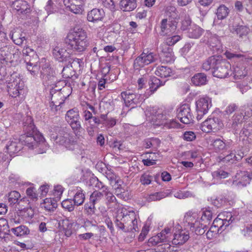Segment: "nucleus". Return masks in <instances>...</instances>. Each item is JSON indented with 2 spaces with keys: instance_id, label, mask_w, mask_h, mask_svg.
<instances>
[{
  "instance_id": "obj_1",
  "label": "nucleus",
  "mask_w": 252,
  "mask_h": 252,
  "mask_svg": "<svg viewBox=\"0 0 252 252\" xmlns=\"http://www.w3.org/2000/svg\"><path fill=\"white\" fill-rule=\"evenodd\" d=\"M116 226L125 232L138 231L137 215L133 210L125 207L120 208L117 212Z\"/></svg>"
},
{
  "instance_id": "obj_2",
  "label": "nucleus",
  "mask_w": 252,
  "mask_h": 252,
  "mask_svg": "<svg viewBox=\"0 0 252 252\" xmlns=\"http://www.w3.org/2000/svg\"><path fill=\"white\" fill-rule=\"evenodd\" d=\"M24 129L25 133L22 135L19 138L22 145L33 149L36 146L37 143L44 142L45 138L35 128L31 116H28L24 122Z\"/></svg>"
},
{
  "instance_id": "obj_3",
  "label": "nucleus",
  "mask_w": 252,
  "mask_h": 252,
  "mask_svg": "<svg viewBox=\"0 0 252 252\" xmlns=\"http://www.w3.org/2000/svg\"><path fill=\"white\" fill-rule=\"evenodd\" d=\"M46 129L51 140L56 144L67 147L73 142L71 131L66 126H59L52 125L47 126Z\"/></svg>"
},
{
  "instance_id": "obj_4",
  "label": "nucleus",
  "mask_w": 252,
  "mask_h": 252,
  "mask_svg": "<svg viewBox=\"0 0 252 252\" xmlns=\"http://www.w3.org/2000/svg\"><path fill=\"white\" fill-rule=\"evenodd\" d=\"M65 43L74 51L82 52L89 45L86 32L82 29H77L67 34Z\"/></svg>"
},
{
  "instance_id": "obj_5",
  "label": "nucleus",
  "mask_w": 252,
  "mask_h": 252,
  "mask_svg": "<svg viewBox=\"0 0 252 252\" xmlns=\"http://www.w3.org/2000/svg\"><path fill=\"white\" fill-rule=\"evenodd\" d=\"M25 56V62L28 70L33 76H36L39 71L40 64L38 62V56L35 52L29 47H24L22 50Z\"/></svg>"
},
{
  "instance_id": "obj_6",
  "label": "nucleus",
  "mask_w": 252,
  "mask_h": 252,
  "mask_svg": "<svg viewBox=\"0 0 252 252\" xmlns=\"http://www.w3.org/2000/svg\"><path fill=\"white\" fill-rule=\"evenodd\" d=\"M6 81L7 82V91L10 96L16 97L23 93L24 83L16 73L11 74Z\"/></svg>"
},
{
  "instance_id": "obj_7",
  "label": "nucleus",
  "mask_w": 252,
  "mask_h": 252,
  "mask_svg": "<svg viewBox=\"0 0 252 252\" xmlns=\"http://www.w3.org/2000/svg\"><path fill=\"white\" fill-rule=\"evenodd\" d=\"M79 119V111L75 108L67 111L65 116V121L76 136L80 135L83 130Z\"/></svg>"
},
{
  "instance_id": "obj_8",
  "label": "nucleus",
  "mask_w": 252,
  "mask_h": 252,
  "mask_svg": "<svg viewBox=\"0 0 252 252\" xmlns=\"http://www.w3.org/2000/svg\"><path fill=\"white\" fill-rule=\"evenodd\" d=\"M231 72V64L225 59H223L221 56L215 67V70L212 71L215 77L224 78L226 77Z\"/></svg>"
},
{
  "instance_id": "obj_9",
  "label": "nucleus",
  "mask_w": 252,
  "mask_h": 252,
  "mask_svg": "<svg viewBox=\"0 0 252 252\" xmlns=\"http://www.w3.org/2000/svg\"><path fill=\"white\" fill-rule=\"evenodd\" d=\"M63 90L62 89H56L53 87L50 89L51 102L50 106L51 109L55 112L60 109V105L64 103L66 98L63 93Z\"/></svg>"
},
{
  "instance_id": "obj_10",
  "label": "nucleus",
  "mask_w": 252,
  "mask_h": 252,
  "mask_svg": "<svg viewBox=\"0 0 252 252\" xmlns=\"http://www.w3.org/2000/svg\"><path fill=\"white\" fill-rule=\"evenodd\" d=\"M223 126L222 122L218 118H209L203 122L200 126L201 130L206 133L217 132Z\"/></svg>"
},
{
  "instance_id": "obj_11",
  "label": "nucleus",
  "mask_w": 252,
  "mask_h": 252,
  "mask_svg": "<svg viewBox=\"0 0 252 252\" xmlns=\"http://www.w3.org/2000/svg\"><path fill=\"white\" fill-rule=\"evenodd\" d=\"M121 95L126 106L131 108H134L145 99L141 94L133 93L129 90L122 92Z\"/></svg>"
},
{
  "instance_id": "obj_12",
  "label": "nucleus",
  "mask_w": 252,
  "mask_h": 252,
  "mask_svg": "<svg viewBox=\"0 0 252 252\" xmlns=\"http://www.w3.org/2000/svg\"><path fill=\"white\" fill-rule=\"evenodd\" d=\"M212 106L211 100L209 97H202L196 101V119L201 120L207 113Z\"/></svg>"
},
{
  "instance_id": "obj_13",
  "label": "nucleus",
  "mask_w": 252,
  "mask_h": 252,
  "mask_svg": "<svg viewBox=\"0 0 252 252\" xmlns=\"http://www.w3.org/2000/svg\"><path fill=\"white\" fill-rule=\"evenodd\" d=\"M177 117L182 123L185 124H189L193 122V116L189 104H184L178 108Z\"/></svg>"
},
{
  "instance_id": "obj_14",
  "label": "nucleus",
  "mask_w": 252,
  "mask_h": 252,
  "mask_svg": "<svg viewBox=\"0 0 252 252\" xmlns=\"http://www.w3.org/2000/svg\"><path fill=\"white\" fill-rule=\"evenodd\" d=\"M68 64L64 66L62 70V76L65 79L74 80L77 78L73 67L80 64V60L77 58L69 59Z\"/></svg>"
},
{
  "instance_id": "obj_15",
  "label": "nucleus",
  "mask_w": 252,
  "mask_h": 252,
  "mask_svg": "<svg viewBox=\"0 0 252 252\" xmlns=\"http://www.w3.org/2000/svg\"><path fill=\"white\" fill-rule=\"evenodd\" d=\"M155 55L152 52H143L134 60L133 63L134 67L138 69L155 62Z\"/></svg>"
},
{
  "instance_id": "obj_16",
  "label": "nucleus",
  "mask_w": 252,
  "mask_h": 252,
  "mask_svg": "<svg viewBox=\"0 0 252 252\" xmlns=\"http://www.w3.org/2000/svg\"><path fill=\"white\" fill-rule=\"evenodd\" d=\"M177 22L170 18H165L160 22V35L164 36L174 32L177 28Z\"/></svg>"
},
{
  "instance_id": "obj_17",
  "label": "nucleus",
  "mask_w": 252,
  "mask_h": 252,
  "mask_svg": "<svg viewBox=\"0 0 252 252\" xmlns=\"http://www.w3.org/2000/svg\"><path fill=\"white\" fill-rule=\"evenodd\" d=\"M161 59L164 63H170L175 61V57L173 49L166 44H161L159 47Z\"/></svg>"
},
{
  "instance_id": "obj_18",
  "label": "nucleus",
  "mask_w": 252,
  "mask_h": 252,
  "mask_svg": "<svg viewBox=\"0 0 252 252\" xmlns=\"http://www.w3.org/2000/svg\"><path fill=\"white\" fill-rule=\"evenodd\" d=\"M150 115L148 116L149 120L153 123V124L156 126H160L163 124L166 119V116L162 114L161 110H157L155 108L150 109L149 111Z\"/></svg>"
},
{
  "instance_id": "obj_19",
  "label": "nucleus",
  "mask_w": 252,
  "mask_h": 252,
  "mask_svg": "<svg viewBox=\"0 0 252 252\" xmlns=\"http://www.w3.org/2000/svg\"><path fill=\"white\" fill-rule=\"evenodd\" d=\"M160 144V140L158 138L151 137L144 139L142 142V145L145 148H152L153 151L148 152L146 153V155L150 154L152 155V157H157L158 153L154 152L156 149L159 147Z\"/></svg>"
},
{
  "instance_id": "obj_20",
  "label": "nucleus",
  "mask_w": 252,
  "mask_h": 252,
  "mask_svg": "<svg viewBox=\"0 0 252 252\" xmlns=\"http://www.w3.org/2000/svg\"><path fill=\"white\" fill-rule=\"evenodd\" d=\"M64 5L71 12L76 14H82L84 0H63Z\"/></svg>"
},
{
  "instance_id": "obj_21",
  "label": "nucleus",
  "mask_w": 252,
  "mask_h": 252,
  "mask_svg": "<svg viewBox=\"0 0 252 252\" xmlns=\"http://www.w3.org/2000/svg\"><path fill=\"white\" fill-rule=\"evenodd\" d=\"M12 8L16 10L18 15H26L31 13L30 5L28 3L23 0H17L13 2Z\"/></svg>"
},
{
  "instance_id": "obj_22",
  "label": "nucleus",
  "mask_w": 252,
  "mask_h": 252,
  "mask_svg": "<svg viewBox=\"0 0 252 252\" xmlns=\"http://www.w3.org/2000/svg\"><path fill=\"white\" fill-rule=\"evenodd\" d=\"M189 232L186 230L178 228L174 234V238L172 240L173 245H183L189 239Z\"/></svg>"
},
{
  "instance_id": "obj_23",
  "label": "nucleus",
  "mask_w": 252,
  "mask_h": 252,
  "mask_svg": "<svg viewBox=\"0 0 252 252\" xmlns=\"http://www.w3.org/2000/svg\"><path fill=\"white\" fill-rule=\"evenodd\" d=\"M229 30L232 33L236 34L240 38L246 36L250 31L248 27L236 24H230Z\"/></svg>"
},
{
  "instance_id": "obj_24",
  "label": "nucleus",
  "mask_w": 252,
  "mask_h": 252,
  "mask_svg": "<svg viewBox=\"0 0 252 252\" xmlns=\"http://www.w3.org/2000/svg\"><path fill=\"white\" fill-rule=\"evenodd\" d=\"M105 16V12L102 9L94 8L89 11L87 20L91 22L95 23L102 21Z\"/></svg>"
},
{
  "instance_id": "obj_25",
  "label": "nucleus",
  "mask_w": 252,
  "mask_h": 252,
  "mask_svg": "<svg viewBox=\"0 0 252 252\" xmlns=\"http://www.w3.org/2000/svg\"><path fill=\"white\" fill-rule=\"evenodd\" d=\"M53 54L56 60L59 62H68L69 59H72L65 49L56 47L53 50Z\"/></svg>"
},
{
  "instance_id": "obj_26",
  "label": "nucleus",
  "mask_w": 252,
  "mask_h": 252,
  "mask_svg": "<svg viewBox=\"0 0 252 252\" xmlns=\"http://www.w3.org/2000/svg\"><path fill=\"white\" fill-rule=\"evenodd\" d=\"M21 143L19 139H13L10 140L6 146V152L10 156L13 154L17 153L21 150Z\"/></svg>"
},
{
  "instance_id": "obj_27",
  "label": "nucleus",
  "mask_w": 252,
  "mask_h": 252,
  "mask_svg": "<svg viewBox=\"0 0 252 252\" xmlns=\"http://www.w3.org/2000/svg\"><path fill=\"white\" fill-rule=\"evenodd\" d=\"M69 193L73 194L74 197L73 201H74V205L79 206L84 203L85 196L81 188L76 187L72 190H69Z\"/></svg>"
},
{
  "instance_id": "obj_28",
  "label": "nucleus",
  "mask_w": 252,
  "mask_h": 252,
  "mask_svg": "<svg viewBox=\"0 0 252 252\" xmlns=\"http://www.w3.org/2000/svg\"><path fill=\"white\" fill-rule=\"evenodd\" d=\"M8 201L9 205L11 206L18 205L20 207L21 204L27 201V199L24 198L21 199L20 193L17 191L14 190L8 193Z\"/></svg>"
},
{
  "instance_id": "obj_29",
  "label": "nucleus",
  "mask_w": 252,
  "mask_h": 252,
  "mask_svg": "<svg viewBox=\"0 0 252 252\" xmlns=\"http://www.w3.org/2000/svg\"><path fill=\"white\" fill-rule=\"evenodd\" d=\"M165 81L162 82L156 77H153L151 78L150 90H147L145 93L146 98H148L149 96L154 93L158 89L160 86H162L165 84Z\"/></svg>"
},
{
  "instance_id": "obj_30",
  "label": "nucleus",
  "mask_w": 252,
  "mask_h": 252,
  "mask_svg": "<svg viewBox=\"0 0 252 252\" xmlns=\"http://www.w3.org/2000/svg\"><path fill=\"white\" fill-rule=\"evenodd\" d=\"M243 113L240 114L235 113L231 118L229 120L226 124V126L229 128L236 129L239 125H240L242 122V115Z\"/></svg>"
},
{
  "instance_id": "obj_31",
  "label": "nucleus",
  "mask_w": 252,
  "mask_h": 252,
  "mask_svg": "<svg viewBox=\"0 0 252 252\" xmlns=\"http://www.w3.org/2000/svg\"><path fill=\"white\" fill-rule=\"evenodd\" d=\"M220 56H211L207 59L202 64V68L208 71L210 69L213 70H215V67L216 65L217 62L220 59Z\"/></svg>"
},
{
  "instance_id": "obj_32",
  "label": "nucleus",
  "mask_w": 252,
  "mask_h": 252,
  "mask_svg": "<svg viewBox=\"0 0 252 252\" xmlns=\"http://www.w3.org/2000/svg\"><path fill=\"white\" fill-rule=\"evenodd\" d=\"M197 214L196 213H187L185 216L184 220L190 225L191 228L198 226L200 224V221L196 219Z\"/></svg>"
},
{
  "instance_id": "obj_33",
  "label": "nucleus",
  "mask_w": 252,
  "mask_h": 252,
  "mask_svg": "<svg viewBox=\"0 0 252 252\" xmlns=\"http://www.w3.org/2000/svg\"><path fill=\"white\" fill-rule=\"evenodd\" d=\"M58 206L57 200L55 198H47L44 200L42 207L46 211L53 212Z\"/></svg>"
},
{
  "instance_id": "obj_34",
  "label": "nucleus",
  "mask_w": 252,
  "mask_h": 252,
  "mask_svg": "<svg viewBox=\"0 0 252 252\" xmlns=\"http://www.w3.org/2000/svg\"><path fill=\"white\" fill-rule=\"evenodd\" d=\"M204 30L200 27L192 25L188 29V35L189 38H198L203 33Z\"/></svg>"
},
{
  "instance_id": "obj_35",
  "label": "nucleus",
  "mask_w": 252,
  "mask_h": 252,
  "mask_svg": "<svg viewBox=\"0 0 252 252\" xmlns=\"http://www.w3.org/2000/svg\"><path fill=\"white\" fill-rule=\"evenodd\" d=\"M246 67L242 64H237L233 68V74L235 79H240L246 76Z\"/></svg>"
},
{
  "instance_id": "obj_36",
  "label": "nucleus",
  "mask_w": 252,
  "mask_h": 252,
  "mask_svg": "<svg viewBox=\"0 0 252 252\" xmlns=\"http://www.w3.org/2000/svg\"><path fill=\"white\" fill-rule=\"evenodd\" d=\"M120 4L121 8L124 11H131L137 6L136 0H121Z\"/></svg>"
},
{
  "instance_id": "obj_37",
  "label": "nucleus",
  "mask_w": 252,
  "mask_h": 252,
  "mask_svg": "<svg viewBox=\"0 0 252 252\" xmlns=\"http://www.w3.org/2000/svg\"><path fill=\"white\" fill-rule=\"evenodd\" d=\"M172 74V69L167 66H158L155 71V74L161 78L169 77Z\"/></svg>"
},
{
  "instance_id": "obj_38",
  "label": "nucleus",
  "mask_w": 252,
  "mask_h": 252,
  "mask_svg": "<svg viewBox=\"0 0 252 252\" xmlns=\"http://www.w3.org/2000/svg\"><path fill=\"white\" fill-rule=\"evenodd\" d=\"M191 82L195 86L204 85L207 82L206 75L202 73H197L192 77Z\"/></svg>"
},
{
  "instance_id": "obj_39",
  "label": "nucleus",
  "mask_w": 252,
  "mask_h": 252,
  "mask_svg": "<svg viewBox=\"0 0 252 252\" xmlns=\"http://www.w3.org/2000/svg\"><path fill=\"white\" fill-rule=\"evenodd\" d=\"M168 193L165 192H158L147 195L146 199L148 202L159 201L167 196Z\"/></svg>"
},
{
  "instance_id": "obj_40",
  "label": "nucleus",
  "mask_w": 252,
  "mask_h": 252,
  "mask_svg": "<svg viewBox=\"0 0 252 252\" xmlns=\"http://www.w3.org/2000/svg\"><path fill=\"white\" fill-rule=\"evenodd\" d=\"M11 231L17 236H23L29 233V230L27 227L24 225H20L18 227L12 228Z\"/></svg>"
},
{
  "instance_id": "obj_41",
  "label": "nucleus",
  "mask_w": 252,
  "mask_h": 252,
  "mask_svg": "<svg viewBox=\"0 0 252 252\" xmlns=\"http://www.w3.org/2000/svg\"><path fill=\"white\" fill-rule=\"evenodd\" d=\"M219 215L221 218L224 224H225V226H228L234 220V218L231 212H225Z\"/></svg>"
},
{
  "instance_id": "obj_42",
  "label": "nucleus",
  "mask_w": 252,
  "mask_h": 252,
  "mask_svg": "<svg viewBox=\"0 0 252 252\" xmlns=\"http://www.w3.org/2000/svg\"><path fill=\"white\" fill-rule=\"evenodd\" d=\"M162 243H169L170 242L171 232L169 228H165L159 233Z\"/></svg>"
},
{
  "instance_id": "obj_43",
  "label": "nucleus",
  "mask_w": 252,
  "mask_h": 252,
  "mask_svg": "<svg viewBox=\"0 0 252 252\" xmlns=\"http://www.w3.org/2000/svg\"><path fill=\"white\" fill-rule=\"evenodd\" d=\"M212 226L215 227V228H218V231H220V233L227 227L225 226V224H224V222L219 215L214 220Z\"/></svg>"
},
{
  "instance_id": "obj_44",
  "label": "nucleus",
  "mask_w": 252,
  "mask_h": 252,
  "mask_svg": "<svg viewBox=\"0 0 252 252\" xmlns=\"http://www.w3.org/2000/svg\"><path fill=\"white\" fill-rule=\"evenodd\" d=\"M209 45L212 47L214 51H219L220 47L221 44L218 37L216 36L211 37L208 41Z\"/></svg>"
},
{
  "instance_id": "obj_45",
  "label": "nucleus",
  "mask_w": 252,
  "mask_h": 252,
  "mask_svg": "<svg viewBox=\"0 0 252 252\" xmlns=\"http://www.w3.org/2000/svg\"><path fill=\"white\" fill-rule=\"evenodd\" d=\"M104 194L103 192L98 190H95L91 194L90 197V200L94 203L99 202L103 198Z\"/></svg>"
},
{
  "instance_id": "obj_46",
  "label": "nucleus",
  "mask_w": 252,
  "mask_h": 252,
  "mask_svg": "<svg viewBox=\"0 0 252 252\" xmlns=\"http://www.w3.org/2000/svg\"><path fill=\"white\" fill-rule=\"evenodd\" d=\"M228 9L224 5H220L217 9V16L219 19L225 18L228 14Z\"/></svg>"
},
{
  "instance_id": "obj_47",
  "label": "nucleus",
  "mask_w": 252,
  "mask_h": 252,
  "mask_svg": "<svg viewBox=\"0 0 252 252\" xmlns=\"http://www.w3.org/2000/svg\"><path fill=\"white\" fill-rule=\"evenodd\" d=\"M91 182L95 183V187L99 190H100V192L104 193L107 190L109 189L108 187L105 186L102 182L99 181L98 179L95 177L93 178L90 180Z\"/></svg>"
},
{
  "instance_id": "obj_48",
  "label": "nucleus",
  "mask_w": 252,
  "mask_h": 252,
  "mask_svg": "<svg viewBox=\"0 0 252 252\" xmlns=\"http://www.w3.org/2000/svg\"><path fill=\"white\" fill-rule=\"evenodd\" d=\"M182 39L181 36L178 35H175L172 36L167 37L164 42L162 44H166L168 45L169 47L170 46L174 45L177 42L180 41Z\"/></svg>"
},
{
  "instance_id": "obj_49",
  "label": "nucleus",
  "mask_w": 252,
  "mask_h": 252,
  "mask_svg": "<svg viewBox=\"0 0 252 252\" xmlns=\"http://www.w3.org/2000/svg\"><path fill=\"white\" fill-rule=\"evenodd\" d=\"M11 47L9 46H4L0 48V59L5 60L11 54Z\"/></svg>"
},
{
  "instance_id": "obj_50",
  "label": "nucleus",
  "mask_w": 252,
  "mask_h": 252,
  "mask_svg": "<svg viewBox=\"0 0 252 252\" xmlns=\"http://www.w3.org/2000/svg\"><path fill=\"white\" fill-rule=\"evenodd\" d=\"M44 83L47 85H51L53 83L56 82V77L55 76V72L53 73H50L49 74L41 77V78Z\"/></svg>"
},
{
  "instance_id": "obj_51",
  "label": "nucleus",
  "mask_w": 252,
  "mask_h": 252,
  "mask_svg": "<svg viewBox=\"0 0 252 252\" xmlns=\"http://www.w3.org/2000/svg\"><path fill=\"white\" fill-rule=\"evenodd\" d=\"M229 173L222 169H218L212 173V176L217 179H224L228 177Z\"/></svg>"
},
{
  "instance_id": "obj_52",
  "label": "nucleus",
  "mask_w": 252,
  "mask_h": 252,
  "mask_svg": "<svg viewBox=\"0 0 252 252\" xmlns=\"http://www.w3.org/2000/svg\"><path fill=\"white\" fill-rule=\"evenodd\" d=\"M45 10L50 14L54 13L57 10L58 7L56 4L52 0H49L45 7Z\"/></svg>"
},
{
  "instance_id": "obj_53",
  "label": "nucleus",
  "mask_w": 252,
  "mask_h": 252,
  "mask_svg": "<svg viewBox=\"0 0 252 252\" xmlns=\"http://www.w3.org/2000/svg\"><path fill=\"white\" fill-rule=\"evenodd\" d=\"M104 196H105L106 204L108 206L111 203H114L116 201V198L113 193L109 190V189L107 190L103 193Z\"/></svg>"
},
{
  "instance_id": "obj_54",
  "label": "nucleus",
  "mask_w": 252,
  "mask_h": 252,
  "mask_svg": "<svg viewBox=\"0 0 252 252\" xmlns=\"http://www.w3.org/2000/svg\"><path fill=\"white\" fill-rule=\"evenodd\" d=\"M226 201L227 200L225 197L219 196L213 200V204L217 207L219 208L224 205Z\"/></svg>"
},
{
  "instance_id": "obj_55",
  "label": "nucleus",
  "mask_w": 252,
  "mask_h": 252,
  "mask_svg": "<svg viewBox=\"0 0 252 252\" xmlns=\"http://www.w3.org/2000/svg\"><path fill=\"white\" fill-rule=\"evenodd\" d=\"M74 204L72 203V200L67 199L64 200L62 203V207L69 212L72 211L74 209Z\"/></svg>"
},
{
  "instance_id": "obj_56",
  "label": "nucleus",
  "mask_w": 252,
  "mask_h": 252,
  "mask_svg": "<svg viewBox=\"0 0 252 252\" xmlns=\"http://www.w3.org/2000/svg\"><path fill=\"white\" fill-rule=\"evenodd\" d=\"M182 138L187 141H192L196 138L195 133L192 131H185L182 136Z\"/></svg>"
},
{
  "instance_id": "obj_57",
  "label": "nucleus",
  "mask_w": 252,
  "mask_h": 252,
  "mask_svg": "<svg viewBox=\"0 0 252 252\" xmlns=\"http://www.w3.org/2000/svg\"><path fill=\"white\" fill-rule=\"evenodd\" d=\"M219 233L218 228H215V227H210L209 230L206 233L207 238L209 240H211L216 238Z\"/></svg>"
},
{
  "instance_id": "obj_58",
  "label": "nucleus",
  "mask_w": 252,
  "mask_h": 252,
  "mask_svg": "<svg viewBox=\"0 0 252 252\" xmlns=\"http://www.w3.org/2000/svg\"><path fill=\"white\" fill-rule=\"evenodd\" d=\"M53 73H54L53 68H51L48 63H46L42 66V70L40 71L41 77Z\"/></svg>"
},
{
  "instance_id": "obj_59",
  "label": "nucleus",
  "mask_w": 252,
  "mask_h": 252,
  "mask_svg": "<svg viewBox=\"0 0 252 252\" xmlns=\"http://www.w3.org/2000/svg\"><path fill=\"white\" fill-rule=\"evenodd\" d=\"M99 2L101 3L104 7L110 9L111 11H114L115 9L114 2L112 0H101Z\"/></svg>"
},
{
  "instance_id": "obj_60",
  "label": "nucleus",
  "mask_w": 252,
  "mask_h": 252,
  "mask_svg": "<svg viewBox=\"0 0 252 252\" xmlns=\"http://www.w3.org/2000/svg\"><path fill=\"white\" fill-rule=\"evenodd\" d=\"M95 203L91 202L90 201L89 202L85 204V210L86 211L88 214L93 215L94 214L95 211Z\"/></svg>"
},
{
  "instance_id": "obj_61",
  "label": "nucleus",
  "mask_w": 252,
  "mask_h": 252,
  "mask_svg": "<svg viewBox=\"0 0 252 252\" xmlns=\"http://www.w3.org/2000/svg\"><path fill=\"white\" fill-rule=\"evenodd\" d=\"M252 132V124L248 123L244 125L243 128L240 132L241 135L248 136Z\"/></svg>"
},
{
  "instance_id": "obj_62",
  "label": "nucleus",
  "mask_w": 252,
  "mask_h": 252,
  "mask_svg": "<svg viewBox=\"0 0 252 252\" xmlns=\"http://www.w3.org/2000/svg\"><path fill=\"white\" fill-rule=\"evenodd\" d=\"M63 191V187L61 185H57L54 187V195L56 199L59 200Z\"/></svg>"
},
{
  "instance_id": "obj_63",
  "label": "nucleus",
  "mask_w": 252,
  "mask_h": 252,
  "mask_svg": "<svg viewBox=\"0 0 252 252\" xmlns=\"http://www.w3.org/2000/svg\"><path fill=\"white\" fill-rule=\"evenodd\" d=\"M152 179V176L148 173H144L140 177V182L143 185H148L151 184Z\"/></svg>"
},
{
  "instance_id": "obj_64",
  "label": "nucleus",
  "mask_w": 252,
  "mask_h": 252,
  "mask_svg": "<svg viewBox=\"0 0 252 252\" xmlns=\"http://www.w3.org/2000/svg\"><path fill=\"white\" fill-rule=\"evenodd\" d=\"M212 218V213L211 211L206 210L203 212L201 219L202 221H206L208 222L210 221Z\"/></svg>"
}]
</instances>
